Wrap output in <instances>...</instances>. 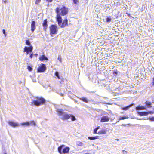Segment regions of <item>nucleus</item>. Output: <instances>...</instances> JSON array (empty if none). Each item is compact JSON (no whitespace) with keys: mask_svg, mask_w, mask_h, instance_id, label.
<instances>
[{"mask_svg":"<svg viewBox=\"0 0 154 154\" xmlns=\"http://www.w3.org/2000/svg\"><path fill=\"white\" fill-rule=\"evenodd\" d=\"M58 115L61 116L60 118L64 121L67 120L70 118V114H68L67 113L64 112L63 110L60 109H57L56 110Z\"/></svg>","mask_w":154,"mask_h":154,"instance_id":"1","label":"nucleus"},{"mask_svg":"<svg viewBox=\"0 0 154 154\" xmlns=\"http://www.w3.org/2000/svg\"><path fill=\"white\" fill-rule=\"evenodd\" d=\"M36 100H33L32 103V105H33L37 106H39L44 104L45 102V100L42 97H37Z\"/></svg>","mask_w":154,"mask_h":154,"instance_id":"2","label":"nucleus"},{"mask_svg":"<svg viewBox=\"0 0 154 154\" xmlns=\"http://www.w3.org/2000/svg\"><path fill=\"white\" fill-rule=\"evenodd\" d=\"M64 146V145H62L58 147V151L60 154L63 153L65 154L68 153L70 150V148L69 147L67 146L63 148Z\"/></svg>","mask_w":154,"mask_h":154,"instance_id":"3","label":"nucleus"},{"mask_svg":"<svg viewBox=\"0 0 154 154\" xmlns=\"http://www.w3.org/2000/svg\"><path fill=\"white\" fill-rule=\"evenodd\" d=\"M60 9L59 7H57L56 10V13L57 14V20L58 22V24L59 26H60L62 22V19L60 16Z\"/></svg>","mask_w":154,"mask_h":154,"instance_id":"4","label":"nucleus"},{"mask_svg":"<svg viewBox=\"0 0 154 154\" xmlns=\"http://www.w3.org/2000/svg\"><path fill=\"white\" fill-rule=\"evenodd\" d=\"M50 30V35L51 36H52L53 34H55L57 33L58 31L57 27L56 25H52L49 27Z\"/></svg>","mask_w":154,"mask_h":154,"instance_id":"5","label":"nucleus"},{"mask_svg":"<svg viewBox=\"0 0 154 154\" xmlns=\"http://www.w3.org/2000/svg\"><path fill=\"white\" fill-rule=\"evenodd\" d=\"M46 69V67L45 65L44 64L41 63L37 69V71L38 72H44Z\"/></svg>","mask_w":154,"mask_h":154,"instance_id":"6","label":"nucleus"},{"mask_svg":"<svg viewBox=\"0 0 154 154\" xmlns=\"http://www.w3.org/2000/svg\"><path fill=\"white\" fill-rule=\"evenodd\" d=\"M33 47L32 45L29 47L25 46L24 48L23 52L26 53V54H28L29 53H31L33 50Z\"/></svg>","mask_w":154,"mask_h":154,"instance_id":"7","label":"nucleus"},{"mask_svg":"<svg viewBox=\"0 0 154 154\" xmlns=\"http://www.w3.org/2000/svg\"><path fill=\"white\" fill-rule=\"evenodd\" d=\"M62 15H65L68 13V10L65 6H63L60 9Z\"/></svg>","mask_w":154,"mask_h":154,"instance_id":"8","label":"nucleus"},{"mask_svg":"<svg viewBox=\"0 0 154 154\" xmlns=\"http://www.w3.org/2000/svg\"><path fill=\"white\" fill-rule=\"evenodd\" d=\"M54 75L56 76L59 79H60L61 81H60V84L63 83V78L62 77H60L59 75V72L58 71H56L54 73Z\"/></svg>","mask_w":154,"mask_h":154,"instance_id":"9","label":"nucleus"},{"mask_svg":"<svg viewBox=\"0 0 154 154\" xmlns=\"http://www.w3.org/2000/svg\"><path fill=\"white\" fill-rule=\"evenodd\" d=\"M8 123L10 125L14 128L19 126V124H18L14 122L13 121H9L8 122Z\"/></svg>","mask_w":154,"mask_h":154,"instance_id":"10","label":"nucleus"},{"mask_svg":"<svg viewBox=\"0 0 154 154\" xmlns=\"http://www.w3.org/2000/svg\"><path fill=\"white\" fill-rule=\"evenodd\" d=\"M35 21H32L31 24V31L33 32L36 29L35 26Z\"/></svg>","mask_w":154,"mask_h":154,"instance_id":"11","label":"nucleus"},{"mask_svg":"<svg viewBox=\"0 0 154 154\" xmlns=\"http://www.w3.org/2000/svg\"><path fill=\"white\" fill-rule=\"evenodd\" d=\"M68 20L67 18H66L63 21L62 24H61V27H64L66 26H68Z\"/></svg>","mask_w":154,"mask_h":154,"instance_id":"12","label":"nucleus"},{"mask_svg":"<svg viewBox=\"0 0 154 154\" xmlns=\"http://www.w3.org/2000/svg\"><path fill=\"white\" fill-rule=\"evenodd\" d=\"M109 120V119L108 116H104L101 118L100 122H108Z\"/></svg>","mask_w":154,"mask_h":154,"instance_id":"13","label":"nucleus"},{"mask_svg":"<svg viewBox=\"0 0 154 154\" xmlns=\"http://www.w3.org/2000/svg\"><path fill=\"white\" fill-rule=\"evenodd\" d=\"M42 25L44 27L45 30H46V29H47L48 27L47 21L46 19L44 20L42 24Z\"/></svg>","mask_w":154,"mask_h":154,"instance_id":"14","label":"nucleus"},{"mask_svg":"<svg viewBox=\"0 0 154 154\" xmlns=\"http://www.w3.org/2000/svg\"><path fill=\"white\" fill-rule=\"evenodd\" d=\"M137 113L140 116H144L147 115L149 114V112H138Z\"/></svg>","mask_w":154,"mask_h":154,"instance_id":"15","label":"nucleus"},{"mask_svg":"<svg viewBox=\"0 0 154 154\" xmlns=\"http://www.w3.org/2000/svg\"><path fill=\"white\" fill-rule=\"evenodd\" d=\"M39 59L41 61H43L44 60H47L48 59L47 57L44 55L40 56L39 57Z\"/></svg>","mask_w":154,"mask_h":154,"instance_id":"16","label":"nucleus"},{"mask_svg":"<svg viewBox=\"0 0 154 154\" xmlns=\"http://www.w3.org/2000/svg\"><path fill=\"white\" fill-rule=\"evenodd\" d=\"M136 109L137 110H143V109H146V107H144L143 106H138L137 107H136Z\"/></svg>","mask_w":154,"mask_h":154,"instance_id":"17","label":"nucleus"},{"mask_svg":"<svg viewBox=\"0 0 154 154\" xmlns=\"http://www.w3.org/2000/svg\"><path fill=\"white\" fill-rule=\"evenodd\" d=\"M106 129H103L99 131L98 132L99 134H104L106 133Z\"/></svg>","mask_w":154,"mask_h":154,"instance_id":"18","label":"nucleus"},{"mask_svg":"<svg viewBox=\"0 0 154 154\" xmlns=\"http://www.w3.org/2000/svg\"><path fill=\"white\" fill-rule=\"evenodd\" d=\"M133 105V104H131L129 105V106H127L122 107V109L123 110H127L130 107L132 106Z\"/></svg>","mask_w":154,"mask_h":154,"instance_id":"19","label":"nucleus"},{"mask_svg":"<svg viewBox=\"0 0 154 154\" xmlns=\"http://www.w3.org/2000/svg\"><path fill=\"white\" fill-rule=\"evenodd\" d=\"M80 99L85 103H88L89 101L85 97H82V98H80Z\"/></svg>","mask_w":154,"mask_h":154,"instance_id":"20","label":"nucleus"},{"mask_svg":"<svg viewBox=\"0 0 154 154\" xmlns=\"http://www.w3.org/2000/svg\"><path fill=\"white\" fill-rule=\"evenodd\" d=\"M21 125L23 126H27L29 125V122H26L21 123Z\"/></svg>","mask_w":154,"mask_h":154,"instance_id":"21","label":"nucleus"},{"mask_svg":"<svg viewBox=\"0 0 154 154\" xmlns=\"http://www.w3.org/2000/svg\"><path fill=\"white\" fill-rule=\"evenodd\" d=\"M145 104L148 107H150L151 106V103L150 102L146 101Z\"/></svg>","mask_w":154,"mask_h":154,"instance_id":"22","label":"nucleus"},{"mask_svg":"<svg viewBox=\"0 0 154 154\" xmlns=\"http://www.w3.org/2000/svg\"><path fill=\"white\" fill-rule=\"evenodd\" d=\"M29 125H34V126H35L36 125V123L34 121H32L29 122Z\"/></svg>","mask_w":154,"mask_h":154,"instance_id":"23","label":"nucleus"},{"mask_svg":"<svg viewBox=\"0 0 154 154\" xmlns=\"http://www.w3.org/2000/svg\"><path fill=\"white\" fill-rule=\"evenodd\" d=\"M31 78L32 79V81L33 82H35L36 81V79H35V74H33L32 76H30Z\"/></svg>","mask_w":154,"mask_h":154,"instance_id":"24","label":"nucleus"},{"mask_svg":"<svg viewBox=\"0 0 154 154\" xmlns=\"http://www.w3.org/2000/svg\"><path fill=\"white\" fill-rule=\"evenodd\" d=\"M70 116H71L70 118H71V119L72 121H74L76 120V119L75 116L71 114H70Z\"/></svg>","mask_w":154,"mask_h":154,"instance_id":"25","label":"nucleus"},{"mask_svg":"<svg viewBox=\"0 0 154 154\" xmlns=\"http://www.w3.org/2000/svg\"><path fill=\"white\" fill-rule=\"evenodd\" d=\"M92 82L94 83L96 82V79L95 76H94L92 78Z\"/></svg>","mask_w":154,"mask_h":154,"instance_id":"26","label":"nucleus"},{"mask_svg":"<svg viewBox=\"0 0 154 154\" xmlns=\"http://www.w3.org/2000/svg\"><path fill=\"white\" fill-rule=\"evenodd\" d=\"M26 44L27 45L31 46V44L29 40H27L26 41Z\"/></svg>","mask_w":154,"mask_h":154,"instance_id":"27","label":"nucleus"},{"mask_svg":"<svg viewBox=\"0 0 154 154\" xmlns=\"http://www.w3.org/2000/svg\"><path fill=\"white\" fill-rule=\"evenodd\" d=\"M88 139H89L90 140H95V139H96V137H88Z\"/></svg>","mask_w":154,"mask_h":154,"instance_id":"28","label":"nucleus"},{"mask_svg":"<svg viewBox=\"0 0 154 154\" xmlns=\"http://www.w3.org/2000/svg\"><path fill=\"white\" fill-rule=\"evenodd\" d=\"M77 144L79 146H82L83 145V143L80 141H78L77 142Z\"/></svg>","mask_w":154,"mask_h":154,"instance_id":"29","label":"nucleus"},{"mask_svg":"<svg viewBox=\"0 0 154 154\" xmlns=\"http://www.w3.org/2000/svg\"><path fill=\"white\" fill-rule=\"evenodd\" d=\"M27 69H28V70L29 71H31L32 70V68L30 66H27Z\"/></svg>","mask_w":154,"mask_h":154,"instance_id":"30","label":"nucleus"},{"mask_svg":"<svg viewBox=\"0 0 154 154\" xmlns=\"http://www.w3.org/2000/svg\"><path fill=\"white\" fill-rule=\"evenodd\" d=\"M106 21L108 22H110L111 21V18L110 17H107L106 18Z\"/></svg>","mask_w":154,"mask_h":154,"instance_id":"31","label":"nucleus"},{"mask_svg":"<svg viewBox=\"0 0 154 154\" xmlns=\"http://www.w3.org/2000/svg\"><path fill=\"white\" fill-rule=\"evenodd\" d=\"M120 5H121L120 2H119L116 3L115 4V5L117 6H120Z\"/></svg>","mask_w":154,"mask_h":154,"instance_id":"32","label":"nucleus"},{"mask_svg":"<svg viewBox=\"0 0 154 154\" xmlns=\"http://www.w3.org/2000/svg\"><path fill=\"white\" fill-rule=\"evenodd\" d=\"M147 119H149L150 121H154V117H152V118H147Z\"/></svg>","mask_w":154,"mask_h":154,"instance_id":"33","label":"nucleus"},{"mask_svg":"<svg viewBox=\"0 0 154 154\" xmlns=\"http://www.w3.org/2000/svg\"><path fill=\"white\" fill-rule=\"evenodd\" d=\"M126 118L125 117H120L119 118V120H124Z\"/></svg>","mask_w":154,"mask_h":154,"instance_id":"34","label":"nucleus"},{"mask_svg":"<svg viewBox=\"0 0 154 154\" xmlns=\"http://www.w3.org/2000/svg\"><path fill=\"white\" fill-rule=\"evenodd\" d=\"M73 3L75 4H76L77 2H78V0H73Z\"/></svg>","mask_w":154,"mask_h":154,"instance_id":"35","label":"nucleus"},{"mask_svg":"<svg viewBox=\"0 0 154 154\" xmlns=\"http://www.w3.org/2000/svg\"><path fill=\"white\" fill-rule=\"evenodd\" d=\"M149 112V114H152L154 113V109L153 111H149L147 112Z\"/></svg>","mask_w":154,"mask_h":154,"instance_id":"36","label":"nucleus"},{"mask_svg":"<svg viewBox=\"0 0 154 154\" xmlns=\"http://www.w3.org/2000/svg\"><path fill=\"white\" fill-rule=\"evenodd\" d=\"M41 0H36L35 2V4H38L40 2Z\"/></svg>","mask_w":154,"mask_h":154,"instance_id":"37","label":"nucleus"},{"mask_svg":"<svg viewBox=\"0 0 154 154\" xmlns=\"http://www.w3.org/2000/svg\"><path fill=\"white\" fill-rule=\"evenodd\" d=\"M2 32L5 35V36H6V32L5 31V29H3L2 30Z\"/></svg>","mask_w":154,"mask_h":154,"instance_id":"38","label":"nucleus"},{"mask_svg":"<svg viewBox=\"0 0 154 154\" xmlns=\"http://www.w3.org/2000/svg\"><path fill=\"white\" fill-rule=\"evenodd\" d=\"M58 59L60 61V62H61V58L60 56H58Z\"/></svg>","mask_w":154,"mask_h":154,"instance_id":"39","label":"nucleus"},{"mask_svg":"<svg viewBox=\"0 0 154 154\" xmlns=\"http://www.w3.org/2000/svg\"><path fill=\"white\" fill-rule=\"evenodd\" d=\"M94 134H96V128H95L94 129Z\"/></svg>","mask_w":154,"mask_h":154,"instance_id":"40","label":"nucleus"},{"mask_svg":"<svg viewBox=\"0 0 154 154\" xmlns=\"http://www.w3.org/2000/svg\"><path fill=\"white\" fill-rule=\"evenodd\" d=\"M33 56V53H32L30 55V57L31 58H32Z\"/></svg>","mask_w":154,"mask_h":154,"instance_id":"41","label":"nucleus"},{"mask_svg":"<svg viewBox=\"0 0 154 154\" xmlns=\"http://www.w3.org/2000/svg\"><path fill=\"white\" fill-rule=\"evenodd\" d=\"M48 2H51L53 0H46Z\"/></svg>","mask_w":154,"mask_h":154,"instance_id":"42","label":"nucleus"},{"mask_svg":"<svg viewBox=\"0 0 154 154\" xmlns=\"http://www.w3.org/2000/svg\"><path fill=\"white\" fill-rule=\"evenodd\" d=\"M122 152L123 154H125V152H127L126 151H125V150H123Z\"/></svg>","mask_w":154,"mask_h":154,"instance_id":"43","label":"nucleus"},{"mask_svg":"<svg viewBox=\"0 0 154 154\" xmlns=\"http://www.w3.org/2000/svg\"><path fill=\"white\" fill-rule=\"evenodd\" d=\"M2 1H3L4 2V3H6L7 2L6 0H5V1L2 0Z\"/></svg>","mask_w":154,"mask_h":154,"instance_id":"44","label":"nucleus"},{"mask_svg":"<svg viewBox=\"0 0 154 154\" xmlns=\"http://www.w3.org/2000/svg\"><path fill=\"white\" fill-rule=\"evenodd\" d=\"M114 74H117V72H114Z\"/></svg>","mask_w":154,"mask_h":154,"instance_id":"45","label":"nucleus"},{"mask_svg":"<svg viewBox=\"0 0 154 154\" xmlns=\"http://www.w3.org/2000/svg\"><path fill=\"white\" fill-rule=\"evenodd\" d=\"M100 128V127H97V131Z\"/></svg>","mask_w":154,"mask_h":154,"instance_id":"46","label":"nucleus"},{"mask_svg":"<svg viewBox=\"0 0 154 154\" xmlns=\"http://www.w3.org/2000/svg\"><path fill=\"white\" fill-rule=\"evenodd\" d=\"M152 83H153V84L152 85L154 86V81H153Z\"/></svg>","mask_w":154,"mask_h":154,"instance_id":"47","label":"nucleus"},{"mask_svg":"<svg viewBox=\"0 0 154 154\" xmlns=\"http://www.w3.org/2000/svg\"><path fill=\"white\" fill-rule=\"evenodd\" d=\"M85 154H91V153H85Z\"/></svg>","mask_w":154,"mask_h":154,"instance_id":"48","label":"nucleus"},{"mask_svg":"<svg viewBox=\"0 0 154 154\" xmlns=\"http://www.w3.org/2000/svg\"><path fill=\"white\" fill-rule=\"evenodd\" d=\"M34 55L36 56H37L38 55V54H35Z\"/></svg>","mask_w":154,"mask_h":154,"instance_id":"49","label":"nucleus"},{"mask_svg":"<svg viewBox=\"0 0 154 154\" xmlns=\"http://www.w3.org/2000/svg\"><path fill=\"white\" fill-rule=\"evenodd\" d=\"M97 139L98 138V136H97Z\"/></svg>","mask_w":154,"mask_h":154,"instance_id":"50","label":"nucleus"},{"mask_svg":"<svg viewBox=\"0 0 154 154\" xmlns=\"http://www.w3.org/2000/svg\"><path fill=\"white\" fill-rule=\"evenodd\" d=\"M116 140H117V141L119 140V139H117Z\"/></svg>","mask_w":154,"mask_h":154,"instance_id":"51","label":"nucleus"},{"mask_svg":"<svg viewBox=\"0 0 154 154\" xmlns=\"http://www.w3.org/2000/svg\"><path fill=\"white\" fill-rule=\"evenodd\" d=\"M153 81H154V77L153 78Z\"/></svg>","mask_w":154,"mask_h":154,"instance_id":"52","label":"nucleus"},{"mask_svg":"<svg viewBox=\"0 0 154 154\" xmlns=\"http://www.w3.org/2000/svg\"><path fill=\"white\" fill-rule=\"evenodd\" d=\"M89 79H91V78H90V77H89Z\"/></svg>","mask_w":154,"mask_h":154,"instance_id":"53","label":"nucleus"},{"mask_svg":"<svg viewBox=\"0 0 154 154\" xmlns=\"http://www.w3.org/2000/svg\"><path fill=\"white\" fill-rule=\"evenodd\" d=\"M119 122V121H118V122ZM117 122H116V123H117Z\"/></svg>","mask_w":154,"mask_h":154,"instance_id":"54","label":"nucleus"},{"mask_svg":"<svg viewBox=\"0 0 154 154\" xmlns=\"http://www.w3.org/2000/svg\"><path fill=\"white\" fill-rule=\"evenodd\" d=\"M140 119V120H141V119Z\"/></svg>","mask_w":154,"mask_h":154,"instance_id":"55","label":"nucleus"},{"mask_svg":"<svg viewBox=\"0 0 154 154\" xmlns=\"http://www.w3.org/2000/svg\"><path fill=\"white\" fill-rule=\"evenodd\" d=\"M153 129H154V128H153Z\"/></svg>","mask_w":154,"mask_h":154,"instance_id":"56","label":"nucleus"},{"mask_svg":"<svg viewBox=\"0 0 154 154\" xmlns=\"http://www.w3.org/2000/svg\"><path fill=\"white\" fill-rule=\"evenodd\" d=\"M5 154H6V153Z\"/></svg>","mask_w":154,"mask_h":154,"instance_id":"57","label":"nucleus"}]
</instances>
